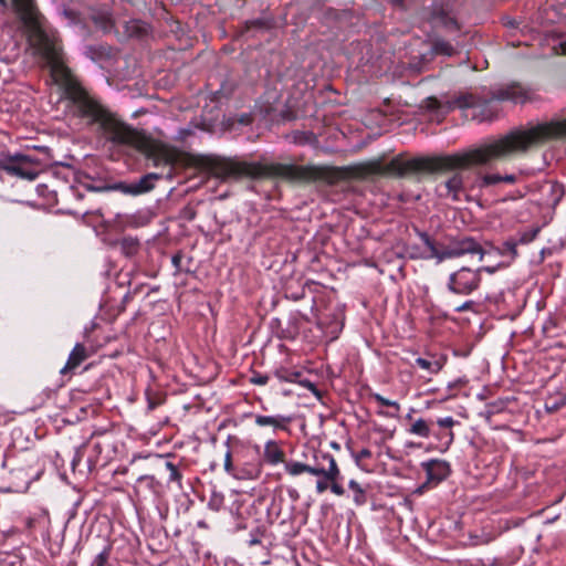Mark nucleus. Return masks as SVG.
<instances>
[{
  "label": "nucleus",
  "instance_id": "obj_48",
  "mask_svg": "<svg viewBox=\"0 0 566 566\" xmlns=\"http://www.w3.org/2000/svg\"><path fill=\"white\" fill-rule=\"evenodd\" d=\"M559 46H560V53L566 54V42H560Z\"/></svg>",
  "mask_w": 566,
  "mask_h": 566
},
{
  "label": "nucleus",
  "instance_id": "obj_5",
  "mask_svg": "<svg viewBox=\"0 0 566 566\" xmlns=\"http://www.w3.org/2000/svg\"><path fill=\"white\" fill-rule=\"evenodd\" d=\"M531 98V92L520 84H511L494 91L490 99L473 93H460L448 101L449 109L459 108L467 118L478 123L492 122L497 117L499 108L493 101H510L523 104Z\"/></svg>",
  "mask_w": 566,
  "mask_h": 566
},
{
  "label": "nucleus",
  "instance_id": "obj_54",
  "mask_svg": "<svg viewBox=\"0 0 566 566\" xmlns=\"http://www.w3.org/2000/svg\"><path fill=\"white\" fill-rule=\"evenodd\" d=\"M129 244H130V247H133V248L135 247V242H134V241H130V242H129Z\"/></svg>",
  "mask_w": 566,
  "mask_h": 566
},
{
  "label": "nucleus",
  "instance_id": "obj_49",
  "mask_svg": "<svg viewBox=\"0 0 566 566\" xmlns=\"http://www.w3.org/2000/svg\"><path fill=\"white\" fill-rule=\"evenodd\" d=\"M379 415L391 417V418H396L397 417V413H385V412H381V411L379 412Z\"/></svg>",
  "mask_w": 566,
  "mask_h": 566
},
{
  "label": "nucleus",
  "instance_id": "obj_36",
  "mask_svg": "<svg viewBox=\"0 0 566 566\" xmlns=\"http://www.w3.org/2000/svg\"><path fill=\"white\" fill-rule=\"evenodd\" d=\"M109 547H105L95 558L96 566H104L109 557Z\"/></svg>",
  "mask_w": 566,
  "mask_h": 566
},
{
  "label": "nucleus",
  "instance_id": "obj_7",
  "mask_svg": "<svg viewBox=\"0 0 566 566\" xmlns=\"http://www.w3.org/2000/svg\"><path fill=\"white\" fill-rule=\"evenodd\" d=\"M481 281V270L462 266L449 275L447 286L453 294L468 296L480 287Z\"/></svg>",
  "mask_w": 566,
  "mask_h": 566
},
{
  "label": "nucleus",
  "instance_id": "obj_10",
  "mask_svg": "<svg viewBox=\"0 0 566 566\" xmlns=\"http://www.w3.org/2000/svg\"><path fill=\"white\" fill-rule=\"evenodd\" d=\"M321 461L326 462L328 464L327 468L323 467V473L319 476L327 480L329 484L331 491L338 496L345 494L344 488L340 485L339 481L342 479L340 470L336 463L335 458L327 452L321 453Z\"/></svg>",
  "mask_w": 566,
  "mask_h": 566
},
{
  "label": "nucleus",
  "instance_id": "obj_32",
  "mask_svg": "<svg viewBox=\"0 0 566 566\" xmlns=\"http://www.w3.org/2000/svg\"><path fill=\"white\" fill-rule=\"evenodd\" d=\"M177 160V155L175 153H166L161 157L155 159V166L164 165L172 166Z\"/></svg>",
  "mask_w": 566,
  "mask_h": 566
},
{
  "label": "nucleus",
  "instance_id": "obj_20",
  "mask_svg": "<svg viewBox=\"0 0 566 566\" xmlns=\"http://www.w3.org/2000/svg\"><path fill=\"white\" fill-rule=\"evenodd\" d=\"M273 375L275 378H277L280 381L285 382H296L298 381V378L301 377V373L296 370H292L286 367H279L273 371Z\"/></svg>",
  "mask_w": 566,
  "mask_h": 566
},
{
  "label": "nucleus",
  "instance_id": "obj_34",
  "mask_svg": "<svg viewBox=\"0 0 566 566\" xmlns=\"http://www.w3.org/2000/svg\"><path fill=\"white\" fill-rule=\"evenodd\" d=\"M269 379H270L269 375L261 374V373H253L250 378V382L253 385H258V386H264L268 384Z\"/></svg>",
  "mask_w": 566,
  "mask_h": 566
},
{
  "label": "nucleus",
  "instance_id": "obj_24",
  "mask_svg": "<svg viewBox=\"0 0 566 566\" xmlns=\"http://www.w3.org/2000/svg\"><path fill=\"white\" fill-rule=\"evenodd\" d=\"M454 48L444 40H437L432 45V53L452 56L454 54Z\"/></svg>",
  "mask_w": 566,
  "mask_h": 566
},
{
  "label": "nucleus",
  "instance_id": "obj_44",
  "mask_svg": "<svg viewBox=\"0 0 566 566\" xmlns=\"http://www.w3.org/2000/svg\"><path fill=\"white\" fill-rule=\"evenodd\" d=\"M478 270H481V272H488V273H494L495 272V268H492V266H481Z\"/></svg>",
  "mask_w": 566,
  "mask_h": 566
},
{
  "label": "nucleus",
  "instance_id": "obj_6",
  "mask_svg": "<svg viewBox=\"0 0 566 566\" xmlns=\"http://www.w3.org/2000/svg\"><path fill=\"white\" fill-rule=\"evenodd\" d=\"M40 171L39 160L28 155L15 154L0 157V174L6 172L32 181L36 179Z\"/></svg>",
  "mask_w": 566,
  "mask_h": 566
},
{
  "label": "nucleus",
  "instance_id": "obj_15",
  "mask_svg": "<svg viewBox=\"0 0 566 566\" xmlns=\"http://www.w3.org/2000/svg\"><path fill=\"white\" fill-rule=\"evenodd\" d=\"M259 427H272L273 429H286V426L292 421L290 416H262L256 415L254 419Z\"/></svg>",
  "mask_w": 566,
  "mask_h": 566
},
{
  "label": "nucleus",
  "instance_id": "obj_2",
  "mask_svg": "<svg viewBox=\"0 0 566 566\" xmlns=\"http://www.w3.org/2000/svg\"><path fill=\"white\" fill-rule=\"evenodd\" d=\"M210 169L217 178L222 180L280 177L289 180L324 181L335 185L343 177L338 168L328 166L261 164L226 158L211 160Z\"/></svg>",
  "mask_w": 566,
  "mask_h": 566
},
{
  "label": "nucleus",
  "instance_id": "obj_31",
  "mask_svg": "<svg viewBox=\"0 0 566 566\" xmlns=\"http://www.w3.org/2000/svg\"><path fill=\"white\" fill-rule=\"evenodd\" d=\"M538 232H539V228H534L530 231H525L520 234L517 242L520 244H527V243L532 242L537 237Z\"/></svg>",
  "mask_w": 566,
  "mask_h": 566
},
{
  "label": "nucleus",
  "instance_id": "obj_29",
  "mask_svg": "<svg viewBox=\"0 0 566 566\" xmlns=\"http://www.w3.org/2000/svg\"><path fill=\"white\" fill-rule=\"evenodd\" d=\"M166 469L169 471V482H177L179 485L181 483V473L179 472L178 468L170 461H167L165 463Z\"/></svg>",
  "mask_w": 566,
  "mask_h": 566
},
{
  "label": "nucleus",
  "instance_id": "obj_28",
  "mask_svg": "<svg viewBox=\"0 0 566 566\" xmlns=\"http://www.w3.org/2000/svg\"><path fill=\"white\" fill-rule=\"evenodd\" d=\"M348 488L352 491H354V493H355L354 501L356 504L365 503V501H366L365 491L363 490V488L359 485L358 482H356L355 480H350L348 482Z\"/></svg>",
  "mask_w": 566,
  "mask_h": 566
},
{
  "label": "nucleus",
  "instance_id": "obj_39",
  "mask_svg": "<svg viewBox=\"0 0 566 566\" xmlns=\"http://www.w3.org/2000/svg\"><path fill=\"white\" fill-rule=\"evenodd\" d=\"M437 423L441 428H452L458 421H455L452 417H444L437 420Z\"/></svg>",
  "mask_w": 566,
  "mask_h": 566
},
{
  "label": "nucleus",
  "instance_id": "obj_1",
  "mask_svg": "<svg viewBox=\"0 0 566 566\" xmlns=\"http://www.w3.org/2000/svg\"><path fill=\"white\" fill-rule=\"evenodd\" d=\"M560 138H566V119L515 128L467 153L434 158L416 157L407 160L398 156L387 164L381 159H373L357 165L354 171L356 177L366 179L374 176L405 177L417 172L457 170L437 187V191L441 197L460 201L467 193L468 176L463 171L464 169L472 165H486L494 160L524 154L532 147Z\"/></svg>",
  "mask_w": 566,
  "mask_h": 566
},
{
  "label": "nucleus",
  "instance_id": "obj_51",
  "mask_svg": "<svg viewBox=\"0 0 566 566\" xmlns=\"http://www.w3.org/2000/svg\"><path fill=\"white\" fill-rule=\"evenodd\" d=\"M395 4H401L405 0H391Z\"/></svg>",
  "mask_w": 566,
  "mask_h": 566
},
{
  "label": "nucleus",
  "instance_id": "obj_26",
  "mask_svg": "<svg viewBox=\"0 0 566 566\" xmlns=\"http://www.w3.org/2000/svg\"><path fill=\"white\" fill-rule=\"evenodd\" d=\"M517 244H520L517 240L510 239L502 244L500 253L515 259L517 256Z\"/></svg>",
  "mask_w": 566,
  "mask_h": 566
},
{
  "label": "nucleus",
  "instance_id": "obj_37",
  "mask_svg": "<svg viewBox=\"0 0 566 566\" xmlns=\"http://www.w3.org/2000/svg\"><path fill=\"white\" fill-rule=\"evenodd\" d=\"M352 455L355 459L356 464L359 465L363 459H368L371 457V451L369 449L364 448L357 453L352 452Z\"/></svg>",
  "mask_w": 566,
  "mask_h": 566
},
{
  "label": "nucleus",
  "instance_id": "obj_55",
  "mask_svg": "<svg viewBox=\"0 0 566 566\" xmlns=\"http://www.w3.org/2000/svg\"><path fill=\"white\" fill-rule=\"evenodd\" d=\"M406 418L410 420V419H411V413H408V415L406 416Z\"/></svg>",
  "mask_w": 566,
  "mask_h": 566
},
{
  "label": "nucleus",
  "instance_id": "obj_46",
  "mask_svg": "<svg viewBox=\"0 0 566 566\" xmlns=\"http://www.w3.org/2000/svg\"><path fill=\"white\" fill-rule=\"evenodd\" d=\"M260 543H261V541L256 536H252L251 539L249 541V545H251V546L258 545Z\"/></svg>",
  "mask_w": 566,
  "mask_h": 566
},
{
  "label": "nucleus",
  "instance_id": "obj_19",
  "mask_svg": "<svg viewBox=\"0 0 566 566\" xmlns=\"http://www.w3.org/2000/svg\"><path fill=\"white\" fill-rule=\"evenodd\" d=\"M161 175L150 172L146 174L142 178H139L137 181H135L137 186V192L138 195L145 193L150 191L154 188V181L160 179Z\"/></svg>",
  "mask_w": 566,
  "mask_h": 566
},
{
  "label": "nucleus",
  "instance_id": "obj_27",
  "mask_svg": "<svg viewBox=\"0 0 566 566\" xmlns=\"http://www.w3.org/2000/svg\"><path fill=\"white\" fill-rule=\"evenodd\" d=\"M502 182V175L499 174H486L478 180V187L484 188Z\"/></svg>",
  "mask_w": 566,
  "mask_h": 566
},
{
  "label": "nucleus",
  "instance_id": "obj_35",
  "mask_svg": "<svg viewBox=\"0 0 566 566\" xmlns=\"http://www.w3.org/2000/svg\"><path fill=\"white\" fill-rule=\"evenodd\" d=\"M104 48L103 46H86L85 49V55L91 57L92 60H95L96 57L101 56L104 54Z\"/></svg>",
  "mask_w": 566,
  "mask_h": 566
},
{
  "label": "nucleus",
  "instance_id": "obj_53",
  "mask_svg": "<svg viewBox=\"0 0 566 566\" xmlns=\"http://www.w3.org/2000/svg\"><path fill=\"white\" fill-rule=\"evenodd\" d=\"M0 4L7 6V0H0Z\"/></svg>",
  "mask_w": 566,
  "mask_h": 566
},
{
  "label": "nucleus",
  "instance_id": "obj_16",
  "mask_svg": "<svg viewBox=\"0 0 566 566\" xmlns=\"http://www.w3.org/2000/svg\"><path fill=\"white\" fill-rule=\"evenodd\" d=\"M446 359L443 357L431 356L430 358L418 357L415 360L416 366L428 371L430 375L438 374L444 366Z\"/></svg>",
  "mask_w": 566,
  "mask_h": 566
},
{
  "label": "nucleus",
  "instance_id": "obj_4",
  "mask_svg": "<svg viewBox=\"0 0 566 566\" xmlns=\"http://www.w3.org/2000/svg\"><path fill=\"white\" fill-rule=\"evenodd\" d=\"M71 97L76 114L86 118L91 124H97L104 137L111 143L132 147L146 154L153 150V142L149 137L119 120L82 88H73Z\"/></svg>",
  "mask_w": 566,
  "mask_h": 566
},
{
  "label": "nucleus",
  "instance_id": "obj_52",
  "mask_svg": "<svg viewBox=\"0 0 566 566\" xmlns=\"http://www.w3.org/2000/svg\"><path fill=\"white\" fill-rule=\"evenodd\" d=\"M430 103L438 104V101L436 98H429Z\"/></svg>",
  "mask_w": 566,
  "mask_h": 566
},
{
  "label": "nucleus",
  "instance_id": "obj_40",
  "mask_svg": "<svg viewBox=\"0 0 566 566\" xmlns=\"http://www.w3.org/2000/svg\"><path fill=\"white\" fill-rule=\"evenodd\" d=\"M297 382H300L303 387H305L310 391H312L316 397H319V390L317 389L315 384H313L312 381H310V380H300L298 379Z\"/></svg>",
  "mask_w": 566,
  "mask_h": 566
},
{
  "label": "nucleus",
  "instance_id": "obj_43",
  "mask_svg": "<svg viewBox=\"0 0 566 566\" xmlns=\"http://www.w3.org/2000/svg\"><path fill=\"white\" fill-rule=\"evenodd\" d=\"M517 180L516 176L511 174V175H504L502 176V182H506V184H515Z\"/></svg>",
  "mask_w": 566,
  "mask_h": 566
},
{
  "label": "nucleus",
  "instance_id": "obj_42",
  "mask_svg": "<svg viewBox=\"0 0 566 566\" xmlns=\"http://www.w3.org/2000/svg\"><path fill=\"white\" fill-rule=\"evenodd\" d=\"M473 305H474V302H473V301H467V302H464L463 304H461V305L457 306V307L454 308V311H455L457 313H461V312L470 311V310H472Z\"/></svg>",
  "mask_w": 566,
  "mask_h": 566
},
{
  "label": "nucleus",
  "instance_id": "obj_33",
  "mask_svg": "<svg viewBox=\"0 0 566 566\" xmlns=\"http://www.w3.org/2000/svg\"><path fill=\"white\" fill-rule=\"evenodd\" d=\"M374 399H375L378 403H380V405H382V406H386V407H392V408H395L397 411H399V410H400V405H399L397 401L389 400V399H387V398L382 397V396H381V395H379V394H375V395H374Z\"/></svg>",
  "mask_w": 566,
  "mask_h": 566
},
{
  "label": "nucleus",
  "instance_id": "obj_38",
  "mask_svg": "<svg viewBox=\"0 0 566 566\" xmlns=\"http://www.w3.org/2000/svg\"><path fill=\"white\" fill-rule=\"evenodd\" d=\"M224 470L227 473L231 474L232 471H233V465H232V455H231V450L230 448H228L226 454H224Z\"/></svg>",
  "mask_w": 566,
  "mask_h": 566
},
{
  "label": "nucleus",
  "instance_id": "obj_23",
  "mask_svg": "<svg viewBox=\"0 0 566 566\" xmlns=\"http://www.w3.org/2000/svg\"><path fill=\"white\" fill-rule=\"evenodd\" d=\"M566 403V397L563 394H557L555 397H548L545 400V410L547 412H554L562 408Z\"/></svg>",
  "mask_w": 566,
  "mask_h": 566
},
{
  "label": "nucleus",
  "instance_id": "obj_14",
  "mask_svg": "<svg viewBox=\"0 0 566 566\" xmlns=\"http://www.w3.org/2000/svg\"><path fill=\"white\" fill-rule=\"evenodd\" d=\"M285 453L279 443L274 440H269L264 444L263 460L270 465L284 463Z\"/></svg>",
  "mask_w": 566,
  "mask_h": 566
},
{
  "label": "nucleus",
  "instance_id": "obj_45",
  "mask_svg": "<svg viewBox=\"0 0 566 566\" xmlns=\"http://www.w3.org/2000/svg\"><path fill=\"white\" fill-rule=\"evenodd\" d=\"M181 261V256L180 255H174L172 256V263L176 268H179V263Z\"/></svg>",
  "mask_w": 566,
  "mask_h": 566
},
{
  "label": "nucleus",
  "instance_id": "obj_30",
  "mask_svg": "<svg viewBox=\"0 0 566 566\" xmlns=\"http://www.w3.org/2000/svg\"><path fill=\"white\" fill-rule=\"evenodd\" d=\"M115 189L119 190L120 192L125 193V195H132V196H138V192H137V186L134 182H118L115 185L114 187Z\"/></svg>",
  "mask_w": 566,
  "mask_h": 566
},
{
  "label": "nucleus",
  "instance_id": "obj_17",
  "mask_svg": "<svg viewBox=\"0 0 566 566\" xmlns=\"http://www.w3.org/2000/svg\"><path fill=\"white\" fill-rule=\"evenodd\" d=\"M432 420H426L423 418H419L415 420L411 424V427L408 429V432L421 438H429L431 434V426Z\"/></svg>",
  "mask_w": 566,
  "mask_h": 566
},
{
  "label": "nucleus",
  "instance_id": "obj_3",
  "mask_svg": "<svg viewBox=\"0 0 566 566\" xmlns=\"http://www.w3.org/2000/svg\"><path fill=\"white\" fill-rule=\"evenodd\" d=\"M13 9L19 19L32 31V46L34 54L50 70L56 84L71 86L72 74L66 65L61 40L53 31L42 27L41 13L35 0H12Z\"/></svg>",
  "mask_w": 566,
  "mask_h": 566
},
{
  "label": "nucleus",
  "instance_id": "obj_22",
  "mask_svg": "<svg viewBox=\"0 0 566 566\" xmlns=\"http://www.w3.org/2000/svg\"><path fill=\"white\" fill-rule=\"evenodd\" d=\"M433 20L437 25H442L448 30H458V23L455 19L444 13L443 11L436 13Z\"/></svg>",
  "mask_w": 566,
  "mask_h": 566
},
{
  "label": "nucleus",
  "instance_id": "obj_11",
  "mask_svg": "<svg viewBox=\"0 0 566 566\" xmlns=\"http://www.w3.org/2000/svg\"><path fill=\"white\" fill-rule=\"evenodd\" d=\"M421 467L427 474V481L421 488H426L429 484L438 485L451 473V467L446 460L432 459L422 462Z\"/></svg>",
  "mask_w": 566,
  "mask_h": 566
},
{
  "label": "nucleus",
  "instance_id": "obj_8",
  "mask_svg": "<svg viewBox=\"0 0 566 566\" xmlns=\"http://www.w3.org/2000/svg\"><path fill=\"white\" fill-rule=\"evenodd\" d=\"M468 253H480V259L482 260L483 252L481 245L473 238L465 237L452 241L443 250H438V262H442L447 259L460 258Z\"/></svg>",
  "mask_w": 566,
  "mask_h": 566
},
{
  "label": "nucleus",
  "instance_id": "obj_18",
  "mask_svg": "<svg viewBox=\"0 0 566 566\" xmlns=\"http://www.w3.org/2000/svg\"><path fill=\"white\" fill-rule=\"evenodd\" d=\"M506 400L499 399L486 403L484 410L480 415L490 421L493 416L503 412L506 409Z\"/></svg>",
  "mask_w": 566,
  "mask_h": 566
},
{
  "label": "nucleus",
  "instance_id": "obj_25",
  "mask_svg": "<svg viewBox=\"0 0 566 566\" xmlns=\"http://www.w3.org/2000/svg\"><path fill=\"white\" fill-rule=\"evenodd\" d=\"M223 504L224 495L221 492L213 489L208 501V507L213 512H219L222 509Z\"/></svg>",
  "mask_w": 566,
  "mask_h": 566
},
{
  "label": "nucleus",
  "instance_id": "obj_47",
  "mask_svg": "<svg viewBox=\"0 0 566 566\" xmlns=\"http://www.w3.org/2000/svg\"><path fill=\"white\" fill-rule=\"evenodd\" d=\"M447 437H448V444H451L454 439V433L452 431H449L447 433Z\"/></svg>",
  "mask_w": 566,
  "mask_h": 566
},
{
  "label": "nucleus",
  "instance_id": "obj_12",
  "mask_svg": "<svg viewBox=\"0 0 566 566\" xmlns=\"http://www.w3.org/2000/svg\"><path fill=\"white\" fill-rule=\"evenodd\" d=\"M321 454L316 455V465H308L298 461H286L284 462V470L291 476H297L303 473H308L315 476L321 475L323 473V465L319 462Z\"/></svg>",
  "mask_w": 566,
  "mask_h": 566
},
{
  "label": "nucleus",
  "instance_id": "obj_13",
  "mask_svg": "<svg viewBox=\"0 0 566 566\" xmlns=\"http://www.w3.org/2000/svg\"><path fill=\"white\" fill-rule=\"evenodd\" d=\"M88 357L86 347L77 343L73 349L71 350L67 361L64 367L61 369V374L65 375L75 368H77L86 358Z\"/></svg>",
  "mask_w": 566,
  "mask_h": 566
},
{
  "label": "nucleus",
  "instance_id": "obj_21",
  "mask_svg": "<svg viewBox=\"0 0 566 566\" xmlns=\"http://www.w3.org/2000/svg\"><path fill=\"white\" fill-rule=\"evenodd\" d=\"M548 193L551 199L548 203L553 207H556L564 196V186L557 181L548 182Z\"/></svg>",
  "mask_w": 566,
  "mask_h": 566
},
{
  "label": "nucleus",
  "instance_id": "obj_50",
  "mask_svg": "<svg viewBox=\"0 0 566 566\" xmlns=\"http://www.w3.org/2000/svg\"><path fill=\"white\" fill-rule=\"evenodd\" d=\"M198 527H200V528H206V527H207L206 522H203V521H199V522H198Z\"/></svg>",
  "mask_w": 566,
  "mask_h": 566
},
{
  "label": "nucleus",
  "instance_id": "obj_41",
  "mask_svg": "<svg viewBox=\"0 0 566 566\" xmlns=\"http://www.w3.org/2000/svg\"><path fill=\"white\" fill-rule=\"evenodd\" d=\"M327 482L328 481L325 480L324 478L322 480H317L316 481V492L319 494L324 493L329 488Z\"/></svg>",
  "mask_w": 566,
  "mask_h": 566
},
{
  "label": "nucleus",
  "instance_id": "obj_9",
  "mask_svg": "<svg viewBox=\"0 0 566 566\" xmlns=\"http://www.w3.org/2000/svg\"><path fill=\"white\" fill-rule=\"evenodd\" d=\"M416 233L424 248H420L416 244H408L405 249L407 255L412 260H429L433 258L438 260V249L430 235L418 229H416Z\"/></svg>",
  "mask_w": 566,
  "mask_h": 566
}]
</instances>
